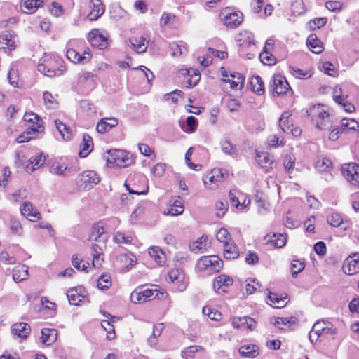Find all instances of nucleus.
<instances>
[{"label":"nucleus","mask_w":359,"mask_h":359,"mask_svg":"<svg viewBox=\"0 0 359 359\" xmlns=\"http://www.w3.org/2000/svg\"><path fill=\"white\" fill-rule=\"evenodd\" d=\"M90 250L91 255L93 256L92 264L95 268H99L103 262L102 248L97 244H93L90 248Z\"/></svg>","instance_id":"7c9ffc66"},{"label":"nucleus","mask_w":359,"mask_h":359,"mask_svg":"<svg viewBox=\"0 0 359 359\" xmlns=\"http://www.w3.org/2000/svg\"><path fill=\"white\" fill-rule=\"evenodd\" d=\"M239 256L238 247L233 242L224 245V257L227 259H236Z\"/></svg>","instance_id":"72a5a7b5"},{"label":"nucleus","mask_w":359,"mask_h":359,"mask_svg":"<svg viewBox=\"0 0 359 359\" xmlns=\"http://www.w3.org/2000/svg\"><path fill=\"white\" fill-rule=\"evenodd\" d=\"M239 192L237 190H231L229 194V197L231 203L232 205L238 208L239 206L245 207V202H243L242 204L240 203V201L238 200V195Z\"/></svg>","instance_id":"0e129e2a"},{"label":"nucleus","mask_w":359,"mask_h":359,"mask_svg":"<svg viewBox=\"0 0 359 359\" xmlns=\"http://www.w3.org/2000/svg\"><path fill=\"white\" fill-rule=\"evenodd\" d=\"M268 300L270 302L269 304L274 308H283L287 304V296L284 297H279L276 293L269 292Z\"/></svg>","instance_id":"473e14b6"},{"label":"nucleus","mask_w":359,"mask_h":359,"mask_svg":"<svg viewBox=\"0 0 359 359\" xmlns=\"http://www.w3.org/2000/svg\"><path fill=\"white\" fill-rule=\"evenodd\" d=\"M11 330L14 335L26 338L30 332V326L26 323H18L12 326Z\"/></svg>","instance_id":"cd10ccee"},{"label":"nucleus","mask_w":359,"mask_h":359,"mask_svg":"<svg viewBox=\"0 0 359 359\" xmlns=\"http://www.w3.org/2000/svg\"><path fill=\"white\" fill-rule=\"evenodd\" d=\"M208 241L207 236H202L198 240L190 244L189 248L191 250L195 253H203L206 249Z\"/></svg>","instance_id":"58836bf2"},{"label":"nucleus","mask_w":359,"mask_h":359,"mask_svg":"<svg viewBox=\"0 0 359 359\" xmlns=\"http://www.w3.org/2000/svg\"><path fill=\"white\" fill-rule=\"evenodd\" d=\"M111 285V280L109 275H102L97 280V287L101 290L108 289Z\"/></svg>","instance_id":"603ef678"},{"label":"nucleus","mask_w":359,"mask_h":359,"mask_svg":"<svg viewBox=\"0 0 359 359\" xmlns=\"http://www.w3.org/2000/svg\"><path fill=\"white\" fill-rule=\"evenodd\" d=\"M110 158L107 159V164L110 167L126 168L134 162L133 156L123 150L108 151Z\"/></svg>","instance_id":"7ed1b4c3"},{"label":"nucleus","mask_w":359,"mask_h":359,"mask_svg":"<svg viewBox=\"0 0 359 359\" xmlns=\"http://www.w3.org/2000/svg\"><path fill=\"white\" fill-rule=\"evenodd\" d=\"M97 76L91 72H83L79 76L78 83L93 88L97 83Z\"/></svg>","instance_id":"412c9836"},{"label":"nucleus","mask_w":359,"mask_h":359,"mask_svg":"<svg viewBox=\"0 0 359 359\" xmlns=\"http://www.w3.org/2000/svg\"><path fill=\"white\" fill-rule=\"evenodd\" d=\"M163 329V324H158L154 326L152 336L148 338V343L151 346H153L156 344L157 340L156 338L161 335V333Z\"/></svg>","instance_id":"49530a36"},{"label":"nucleus","mask_w":359,"mask_h":359,"mask_svg":"<svg viewBox=\"0 0 359 359\" xmlns=\"http://www.w3.org/2000/svg\"><path fill=\"white\" fill-rule=\"evenodd\" d=\"M149 37L147 34H143L140 38H133L130 39V43L133 48L138 53H144L149 43Z\"/></svg>","instance_id":"f3484780"},{"label":"nucleus","mask_w":359,"mask_h":359,"mask_svg":"<svg viewBox=\"0 0 359 359\" xmlns=\"http://www.w3.org/2000/svg\"><path fill=\"white\" fill-rule=\"evenodd\" d=\"M332 161L325 157L319 158L316 162L315 167L320 172L327 171L332 166Z\"/></svg>","instance_id":"37998d69"},{"label":"nucleus","mask_w":359,"mask_h":359,"mask_svg":"<svg viewBox=\"0 0 359 359\" xmlns=\"http://www.w3.org/2000/svg\"><path fill=\"white\" fill-rule=\"evenodd\" d=\"M168 280L176 285L179 292H183L187 286L185 274L179 269H172L168 274Z\"/></svg>","instance_id":"6e6552de"},{"label":"nucleus","mask_w":359,"mask_h":359,"mask_svg":"<svg viewBox=\"0 0 359 359\" xmlns=\"http://www.w3.org/2000/svg\"><path fill=\"white\" fill-rule=\"evenodd\" d=\"M199 271L208 270L211 272H217L223 267V262L216 255L203 256L196 264Z\"/></svg>","instance_id":"20e7f679"},{"label":"nucleus","mask_w":359,"mask_h":359,"mask_svg":"<svg viewBox=\"0 0 359 359\" xmlns=\"http://www.w3.org/2000/svg\"><path fill=\"white\" fill-rule=\"evenodd\" d=\"M13 49L14 41L10 32L5 31L0 34V49Z\"/></svg>","instance_id":"c9c22d12"},{"label":"nucleus","mask_w":359,"mask_h":359,"mask_svg":"<svg viewBox=\"0 0 359 359\" xmlns=\"http://www.w3.org/2000/svg\"><path fill=\"white\" fill-rule=\"evenodd\" d=\"M57 332L55 329L43 328L41 330V341L43 344L50 345L55 341Z\"/></svg>","instance_id":"c756f323"},{"label":"nucleus","mask_w":359,"mask_h":359,"mask_svg":"<svg viewBox=\"0 0 359 359\" xmlns=\"http://www.w3.org/2000/svg\"><path fill=\"white\" fill-rule=\"evenodd\" d=\"M304 264L299 260H294L291 263V272L293 277L296 276L304 269Z\"/></svg>","instance_id":"680f3d73"},{"label":"nucleus","mask_w":359,"mask_h":359,"mask_svg":"<svg viewBox=\"0 0 359 359\" xmlns=\"http://www.w3.org/2000/svg\"><path fill=\"white\" fill-rule=\"evenodd\" d=\"M88 40L93 46L97 47L100 50L107 47V38L100 34L97 30H93L89 34Z\"/></svg>","instance_id":"aec40b11"},{"label":"nucleus","mask_w":359,"mask_h":359,"mask_svg":"<svg viewBox=\"0 0 359 359\" xmlns=\"http://www.w3.org/2000/svg\"><path fill=\"white\" fill-rule=\"evenodd\" d=\"M259 57L261 61L267 65H271L275 64L276 58L274 56L270 53L269 50H267L266 47L264 48L263 51L259 54Z\"/></svg>","instance_id":"a18cd8bd"},{"label":"nucleus","mask_w":359,"mask_h":359,"mask_svg":"<svg viewBox=\"0 0 359 359\" xmlns=\"http://www.w3.org/2000/svg\"><path fill=\"white\" fill-rule=\"evenodd\" d=\"M148 253L158 265L163 266L165 263V255L158 247L149 248Z\"/></svg>","instance_id":"c85d7f7f"},{"label":"nucleus","mask_w":359,"mask_h":359,"mask_svg":"<svg viewBox=\"0 0 359 359\" xmlns=\"http://www.w3.org/2000/svg\"><path fill=\"white\" fill-rule=\"evenodd\" d=\"M107 238V235L104 231V228L102 223H97L91 227L88 236L89 241L105 242Z\"/></svg>","instance_id":"4468645a"},{"label":"nucleus","mask_w":359,"mask_h":359,"mask_svg":"<svg viewBox=\"0 0 359 359\" xmlns=\"http://www.w3.org/2000/svg\"><path fill=\"white\" fill-rule=\"evenodd\" d=\"M319 68L329 76H335L337 74V71L333 67V65L329 62H321V64L319 65Z\"/></svg>","instance_id":"5fc2aeb1"},{"label":"nucleus","mask_w":359,"mask_h":359,"mask_svg":"<svg viewBox=\"0 0 359 359\" xmlns=\"http://www.w3.org/2000/svg\"><path fill=\"white\" fill-rule=\"evenodd\" d=\"M157 295L158 293L156 290L154 291L150 289L142 290V288H140L135 290L131 293L130 299L135 304L142 303L148 300L154 299Z\"/></svg>","instance_id":"9d476101"},{"label":"nucleus","mask_w":359,"mask_h":359,"mask_svg":"<svg viewBox=\"0 0 359 359\" xmlns=\"http://www.w3.org/2000/svg\"><path fill=\"white\" fill-rule=\"evenodd\" d=\"M327 222L332 226H339L342 223V218L338 213L333 212L327 217Z\"/></svg>","instance_id":"69168bd1"},{"label":"nucleus","mask_w":359,"mask_h":359,"mask_svg":"<svg viewBox=\"0 0 359 359\" xmlns=\"http://www.w3.org/2000/svg\"><path fill=\"white\" fill-rule=\"evenodd\" d=\"M222 22L225 26L230 29L238 27L243 21V15L241 12L229 13L227 10L222 12Z\"/></svg>","instance_id":"1a4fd4ad"},{"label":"nucleus","mask_w":359,"mask_h":359,"mask_svg":"<svg viewBox=\"0 0 359 359\" xmlns=\"http://www.w3.org/2000/svg\"><path fill=\"white\" fill-rule=\"evenodd\" d=\"M235 39L240 46H250L254 44V36L252 32L247 30L238 33L236 36Z\"/></svg>","instance_id":"393cba45"},{"label":"nucleus","mask_w":359,"mask_h":359,"mask_svg":"<svg viewBox=\"0 0 359 359\" xmlns=\"http://www.w3.org/2000/svg\"><path fill=\"white\" fill-rule=\"evenodd\" d=\"M82 287H74L67 290V297L70 304L79 306L85 298Z\"/></svg>","instance_id":"6ab92c4d"},{"label":"nucleus","mask_w":359,"mask_h":359,"mask_svg":"<svg viewBox=\"0 0 359 359\" xmlns=\"http://www.w3.org/2000/svg\"><path fill=\"white\" fill-rule=\"evenodd\" d=\"M327 22L326 18H317L309 22V26L311 29H319L323 27Z\"/></svg>","instance_id":"338daca9"},{"label":"nucleus","mask_w":359,"mask_h":359,"mask_svg":"<svg viewBox=\"0 0 359 359\" xmlns=\"http://www.w3.org/2000/svg\"><path fill=\"white\" fill-rule=\"evenodd\" d=\"M291 9L294 15H299L305 13L304 4L302 0H297L293 2Z\"/></svg>","instance_id":"6e6d98bb"},{"label":"nucleus","mask_w":359,"mask_h":359,"mask_svg":"<svg viewBox=\"0 0 359 359\" xmlns=\"http://www.w3.org/2000/svg\"><path fill=\"white\" fill-rule=\"evenodd\" d=\"M45 104L48 108H55L57 102L52 94L48 91L43 93V95Z\"/></svg>","instance_id":"bf43d9fd"},{"label":"nucleus","mask_w":359,"mask_h":359,"mask_svg":"<svg viewBox=\"0 0 359 359\" xmlns=\"http://www.w3.org/2000/svg\"><path fill=\"white\" fill-rule=\"evenodd\" d=\"M55 124L57 130H58L62 138L65 140L69 139L70 133L69 131V129L67 128V126L65 125L60 120H55Z\"/></svg>","instance_id":"864d4df0"},{"label":"nucleus","mask_w":359,"mask_h":359,"mask_svg":"<svg viewBox=\"0 0 359 359\" xmlns=\"http://www.w3.org/2000/svg\"><path fill=\"white\" fill-rule=\"evenodd\" d=\"M237 321H242V324L245 325V328L253 330L256 327V321L254 318L249 316L236 317L232 320L233 326H238Z\"/></svg>","instance_id":"ea45409f"},{"label":"nucleus","mask_w":359,"mask_h":359,"mask_svg":"<svg viewBox=\"0 0 359 359\" xmlns=\"http://www.w3.org/2000/svg\"><path fill=\"white\" fill-rule=\"evenodd\" d=\"M359 255H355L353 257H349L344 264L343 270L348 275H353L359 271Z\"/></svg>","instance_id":"4be33fe9"},{"label":"nucleus","mask_w":359,"mask_h":359,"mask_svg":"<svg viewBox=\"0 0 359 359\" xmlns=\"http://www.w3.org/2000/svg\"><path fill=\"white\" fill-rule=\"evenodd\" d=\"M99 182L100 177L93 170L83 171L79 175V184L83 189H90Z\"/></svg>","instance_id":"0eeeda50"},{"label":"nucleus","mask_w":359,"mask_h":359,"mask_svg":"<svg viewBox=\"0 0 359 359\" xmlns=\"http://www.w3.org/2000/svg\"><path fill=\"white\" fill-rule=\"evenodd\" d=\"M274 239L271 240V242L273 243L275 247L278 248H280L283 247L286 243V236L284 234H273Z\"/></svg>","instance_id":"774afa93"},{"label":"nucleus","mask_w":359,"mask_h":359,"mask_svg":"<svg viewBox=\"0 0 359 359\" xmlns=\"http://www.w3.org/2000/svg\"><path fill=\"white\" fill-rule=\"evenodd\" d=\"M93 143L92 137L88 134H83L82 142L81 143V150L79 156L81 157H86L93 150Z\"/></svg>","instance_id":"bb28decb"},{"label":"nucleus","mask_w":359,"mask_h":359,"mask_svg":"<svg viewBox=\"0 0 359 359\" xmlns=\"http://www.w3.org/2000/svg\"><path fill=\"white\" fill-rule=\"evenodd\" d=\"M45 160L46 158L43 157L42 154L40 153H37L36 155L32 156L29 159L32 170H34L42 166L45 163Z\"/></svg>","instance_id":"de8ad7c7"},{"label":"nucleus","mask_w":359,"mask_h":359,"mask_svg":"<svg viewBox=\"0 0 359 359\" xmlns=\"http://www.w3.org/2000/svg\"><path fill=\"white\" fill-rule=\"evenodd\" d=\"M239 353L245 357L255 358L259 355V348L254 344L243 345L240 347Z\"/></svg>","instance_id":"e433bc0d"},{"label":"nucleus","mask_w":359,"mask_h":359,"mask_svg":"<svg viewBox=\"0 0 359 359\" xmlns=\"http://www.w3.org/2000/svg\"><path fill=\"white\" fill-rule=\"evenodd\" d=\"M252 90L257 95H262L264 93V85L259 76H253L250 79Z\"/></svg>","instance_id":"a19ab883"},{"label":"nucleus","mask_w":359,"mask_h":359,"mask_svg":"<svg viewBox=\"0 0 359 359\" xmlns=\"http://www.w3.org/2000/svg\"><path fill=\"white\" fill-rule=\"evenodd\" d=\"M118 120L115 118L102 119L97 125L96 130L100 133H105L116 126Z\"/></svg>","instance_id":"a878e982"},{"label":"nucleus","mask_w":359,"mask_h":359,"mask_svg":"<svg viewBox=\"0 0 359 359\" xmlns=\"http://www.w3.org/2000/svg\"><path fill=\"white\" fill-rule=\"evenodd\" d=\"M50 172L60 176H68L69 175V170L67 169V167L59 165L58 163L52 165Z\"/></svg>","instance_id":"3c124183"},{"label":"nucleus","mask_w":359,"mask_h":359,"mask_svg":"<svg viewBox=\"0 0 359 359\" xmlns=\"http://www.w3.org/2000/svg\"><path fill=\"white\" fill-rule=\"evenodd\" d=\"M256 161L262 168L268 170L272 168V165L274 163V157L271 154L261 151L257 153Z\"/></svg>","instance_id":"5701e85b"},{"label":"nucleus","mask_w":359,"mask_h":359,"mask_svg":"<svg viewBox=\"0 0 359 359\" xmlns=\"http://www.w3.org/2000/svg\"><path fill=\"white\" fill-rule=\"evenodd\" d=\"M233 280L231 276L225 274H220L215 278L213 288L215 291L220 294L227 292V289L232 285Z\"/></svg>","instance_id":"f8f14e48"},{"label":"nucleus","mask_w":359,"mask_h":359,"mask_svg":"<svg viewBox=\"0 0 359 359\" xmlns=\"http://www.w3.org/2000/svg\"><path fill=\"white\" fill-rule=\"evenodd\" d=\"M63 64L64 62L62 59L57 57H50L46 58L43 62L38 65V71L48 77L60 76L66 70Z\"/></svg>","instance_id":"f257e3e1"},{"label":"nucleus","mask_w":359,"mask_h":359,"mask_svg":"<svg viewBox=\"0 0 359 359\" xmlns=\"http://www.w3.org/2000/svg\"><path fill=\"white\" fill-rule=\"evenodd\" d=\"M307 113L319 130H330L332 128L330 116L323 105L313 106L307 111Z\"/></svg>","instance_id":"f03ea898"},{"label":"nucleus","mask_w":359,"mask_h":359,"mask_svg":"<svg viewBox=\"0 0 359 359\" xmlns=\"http://www.w3.org/2000/svg\"><path fill=\"white\" fill-rule=\"evenodd\" d=\"M23 120L30 123L29 126H40V128H41V133H43L44 127L43 126V121L34 112H26L23 116Z\"/></svg>","instance_id":"f704fd0d"},{"label":"nucleus","mask_w":359,"mask_h":359,"mask_svg":"<svg viewBox=\"0 0 359 359\" xmlns=\"http://www.w3.org/2000/svg\"><path fill=\"white\" fill-rule=\"evenodd\" d=\"M101 325L107 332V339L108 340H111L115 338L116 334L114 327L109 320H103L101 322Z\"/></svg>","instance_id":"09e8293b"},{"label":"nucleus","mask_w":359,"mask_h":359,"mask_svg":"<svg viewBox=\"0 0 359 359\" xmlns=\"http://www.w3.org/2000/svg\"><path fill=\"white\" fill-rule=\"evenodd\" d=\"M90 6L91 10L88 17L90 21L97 20L104 13L105 7L101 0H90Z\"/></svg>","instance_id":"2eb2a0df"},{"label":"nucleus","mask_w":359,"mask_h":359,"mask_svg":"<svg viewBox=\"0 0 359 359\" xmlns=\"http://www.w3.org/2000/svg\"><path fill=\"white\" fill-rule=\"evenodd\" d=\"M271 86L273 93L277 95L285 94L290 89L285 78L280 74L273 76Z\"/></svg>","instance_id":"ddd939ff"},{"label":"nucleus","mask_w":359,"mask_h":359,"mask_svg":"<svg viewBox=\"0 0 359 359\" xmlns=\"http://www.w3.org/2000/svg\"><path fill=\"white\" fill-rule=\"evenodd\" d=\"M306 45L313 53L319 54L324 50L323 43L318 39L316 34H310L306 40Z\"/></svg>","instance_id":"b1692460"},{"label":"nucleus","mask_w":359,"mask_h":359,"mask_svg":"<svg viewBox=\"0 0 359 359\" xmlns=\"http://www.w3.org/2000/svg\"><path fill=\"white\" fill-rule=\"evenodd\" d=\"M10 230L12 233L20 236L22 233V227L20 222L15 219L11 218L9 222Z\"/></svg>","instance_id":"8fccbe9b"},{"label":"nucleus","mask_w":359,"mask_h":359,"mask_svg":"<svg viewBox=\"0 0 359 359\" xmlns=\"http://www.w3.org/2000/svg\"><path fill=\"white\" fill-rule=\"evenodd\" d=\"M41 128L40 126H29L27 131L20 135L16 141L18 143H23L29 141L32 138L39 137V135L42 134Z\"/></svg>","instance_id":"a211bd4d"},{"label":"nucleus","mask_w":359,"mask_h":359,"mask_svg":"<svg viewBox=\"0 0 359 359\" xmlns=\"http://www.w3.org/2000/svg\"><path fill=\"white\" fill-rule=\"evenodd\" d=\"M230 76L232 78V81L231 82V88H239L240 89H241L244 85V76L241 74L237 72L231 74Z\"/></svg>","instance_id":"c03bdc74"},{"label":"nucleus","mask_w":359,"mask_h":359,"mask_svg":"<svg viewBox=\"0 0 359 359\" xmlns=\"http://www.w3.org/2000/svg\"><path fill=\"white\" fill-rule=\"evenodd\" d=\"M336 332V329L333 327L330 322L327 320H318L313 325L312 330L309 333V339L312 341V334H315L316 337V340H317L321 334L333 336Z\"/></svg>","instance_id":"39448f33"},{"label":"nucleus","mask_w":359,"mask_h":359,"mask_svg":"<svg viewBox=\"0 0 359 359\" xmlns=\"http://www.w3.org/2000/svg\"><path fill=\"white\" fill-rule=\"evenodd\" d=\"M343 175L353 184L359 187V164L351 163L342 165Z\"/></svg>","instance_id":"9b49d317"},{"label":"nucleus","mask_w":359,"mask_h":359,"mask_svg":"<svg viewBox=\"0 0 359 359\" xmlns=\"http://www.w3.org/2000/svg\"><path fill=\"white\" fill-rule=\"evenodd\" d=\"M179 74L180 77L183 78V83L188 88L196 86L201 79L199 71L192 68L181 69Z\"/></svg>","instance_id":"423d86ee"},{"label":"nucleus","mask_w":359,"mask_h":359,"mask_svg":"<svg viewBox=\"0 0 359 359\" xmlns=\"http://www.w3.org/2000/svg\"><path fill=\"white\" fill-rule=\"evenodd\" d=\"M341 130L346 132L348 130H357L359 128L358 123L354 119L343 118L341 121Z\"/></svg>","instance_id":"79ce46f5"},{"label":"nucleus","mask_w":359,"mask_h":359,"mask_svg":"<svg viewBox=\"0 0 359 359\" xmlns=\"http://www.w3.org/2000/svg\"><path fill=\"white\" fill-rule=\"evenodd\" d=\"M20 211L30 221L36 222L41 219V213L29 202H25L20 208Z\"/></svg>","instance_id":"dca6fc26"},{"label":"nucleus","mask_w":359,"mask_h":359,"mask_svg":"<svg viewBox=\"0 0 359 359\" xmlns=\"http://www.w3.org/2000/svg\"><path fill=\"white\" fill-rule=\"evenodd\" d=\"M216 238L218 241L223 243L224 245L229 243V240L230 239V233L228 230L225 228H221L217 235Z\"/></svg>","instance_id":"4d7b16f0"},{"label":"nucleus","mask_w":359,"mask_h":359,"mask_svg":"<svg viewBox=\"0 0 359 359\" xmlns=\"http://www.w3.org/2000/svg\"><path fill=\"white\" fill-rule=\"evenodd\" d=\"M295 323V320L293 318H277L275 320L274 325L280 329H284V326H286L290 324H293Z\"/></svg>","instance_id":"e2e57ef3"},{"label":"nucleus","mask_w":359,"mask_h":359,"mask_svg":"<svg viewBox=\"0 0 359 359\" xmlns=\"http://www.w3.org/2000/svg\"><path fill=\"white\" fill-rule=\"evenodd\" d=\"M222 150L224 153L229 155L235 154L237 152L236 146L232 144L228 140H225L222 142Z\"/></svg>","instance_id":"13d9d810"},{"label":"nucleus","mask_w":359,"mask_h":359,"mask_svg":"<svg viewBox=\"0 0 359 359\" xmlns=\"http://www.w3.org/2000/svg\"><path fill=\"white\" fill-rule=\"evenodd\" d=\"M184 211V206L180 202L175 201L174 205L168 210L166 215L176 216L182 214Z\"/></svg>","instance_id":"052dcab7"},{"label":"nucleus","mask_w":359,"mask_h":359,"mask_svg":"<svg viewBox=\"0 0 359 359\" xmlns=\"http://www.w3.org/2000/svg\"><path fill=\"white\" fill-rule=\"evenodd\" d=\"M28 267L25 265L15 266L13 270V279L19 283L28 278Z\"/></svg>","instance_id":"2f4dec72"},{"label":"nucleus","mask_w":359,"mask_h":359,"mask_svg":"<svg viewBox=\"0 0 359 359\" xmlns=\"http://www.w3.org/2000/svg\"><path fill=\"white\" fill-rule=\"evenodd\" d=\"M42 3V0H22V11L26 13H33Z\"/></svg>","instance_id":"4c0bfd02"}]
</instances>
